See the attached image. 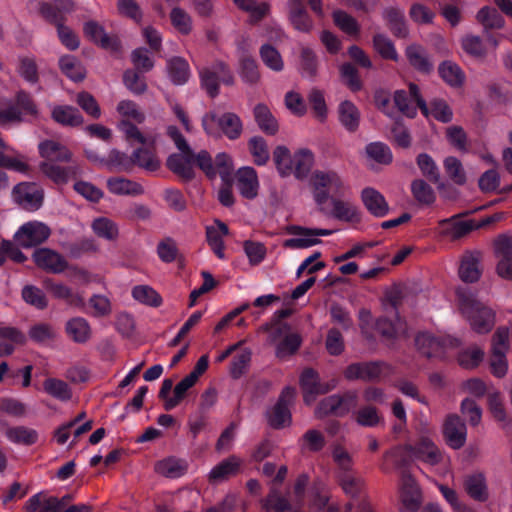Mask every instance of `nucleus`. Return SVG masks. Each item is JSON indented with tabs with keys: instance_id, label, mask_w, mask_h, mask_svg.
I'll return each mask as SVG.
<instances>
[{
	"instance_id": "obj_1",
	"label": "nucleus",
	"mask_w": 512,
	"mask_h": 512,
	"mask_svg": "<svg viewBox=\"0 0 512 512\" xmlns=\"http://www.w3.org/2000/svg\"><path fill=\"white\" fill-rule=\"evenodd\" d=\"M313 197L320 211L337 220L356 222L360 220L359 211L353 204L339 199H329V193H341L344 184L335 172L316 171L311 179Z\"/></svg>"
},
{
	"instance_id": "obj_2",
	"label": "nucleus",
	"mask_w": 512,
	"mask_h": 512,
	"mask_svg": "<svg viewBox=\"0 0 512 512\" xmlns=\"http://www.w3.org/2000/svg\"><path fill=\"white\" fill-rule=\"evenodd\" d=\"M40 155L45 159L41 163L42 173L56 184H65L81 174L76 162H71L72 154L63 145L53 140L39 144Z\"/></svg>"
},
{
	"instance_id": "obj_3",
	"label": "nucleus",
	"mask_w": 512,
	"mask_h": 512,
	"mask_svg": "<svg viewBox=\"0 0 512 512\" xmlns=\"http://www.w3.org/2000/svg\"><path fill=\"white\" fill-rule=\"evenodd\" d=\"M456 301L461 314L478 334L489 333L496 321V312L488 305L477 300L476 295L467 287L456 290Z\"/></svg>"
},
{
	"instance_id": "obj_4",
	"label": "nucleus",
	"mask_w": 512,
	"mask_h": 512,
	"mask_svg": "<svg viewBox=\"0 0 512 512\" xmlns=\"http://www.w3.org/2000/svg\"><path fill=\"white\" fill-rule=\"evenodd\" d=\"M117 112L124 118L118 124V129L124 134L128 142H137L145 146H154L156 136L144 135L138 127L128 119L136 123H142L145 120L144 114L139 110L137 104L131 100H122L117 105Z\"/></svg>"
},
{
	"instance_id": "obj_5",
	"label": "nucleus",
	"mask_w": 512,
	"mask_h": 512,
	"mask_svg": "<svg viewBox=\"0 0 512 512\" xmlns=\"http://www.w3.org/2000/svg\"><path fill=\"white\" fill-rule=\"evenodd\" d=\"M202 126L207 135L215 138L225 135L230 140L239 138L243 128L239 116L232 112L220 116L216 112L206 113L202 117Z\"/></svg>"
},
{
	"instance_id": "obj_6",
	"label": "nucleus",
	"mask_w": 512,
	"mask_h": 512,
	"mask_svg": "<svg viewBox=\"0 0 512 512\" xmlns=\"http://www.w3.org/2000/svg\"><path fill=\"white\" fill-rule=\"evenodd\" d=\"M417 350L427 358H443L447 355L449 348L459 345L456 338L450 336H435L430 332H420L415 338Z\"/></svg>"
},
{
	"instance_id": "obj_7",
	"label": "nucleus",
	"mask_w": 512,
	"mask_h": 512,
	"mask_svg": "<svg viewBox=\"0 0 512 512\" xmlns=\"http://www.w3.org/2000/svg\"><path fill=\"white\" fill-rule=\"evenodd\" d=\"M199 74L202 88L205 89L207 94L212 98L219 94L220 83L226 85H232L234 83L232 72L222 61H217L210 66L200 69Z\"/></svg>"
},
{
	"instance_id": "obj_8",
	"label": "nucleus",
	"mask_w": 512,
	"mask_h": 512,
	"mask_svg": "<svg viewBox=\"0 0 512 512\" xmlns=\"http://www.w3.org/2000/svg\"><path fill=\"white\" fill-rule=\"evenodd\" d=\"M510 329L499 327L492 336L491 372L496 377H503L508 369L506 354L509 348Z\"/></svg>"
},
{
	"instance_id": "obj_9",
	"label": "nucleus",
	"mask_w": 512,
	"mask_h": 512,
	"mask_svg": "<svg viewBox=\"0 0 512 512\" xmlns=\"http://www.w3.org/2000/svg\"><path fill=\"white\" fill-rule=\"evenodd\" d=\"M296 391L292 387H285L278 401L267 413L268 424L275 429H281L291 423L290 406L295 398Z\"/></svg>"
},
{
	"instance_id": "obj_10",
	"label": "nucleus",
	"mask_w": 512,
	"mask_h": 512,
	"mask_svg": "<svg viewBox=\"0 0 512 512\" xmlns=\"http://www.w3.org/2000/svg\"><path fill=\"white\" fill-rule=\"evenodd\" d=\"M394 102L399 111L409 118L416 116L418 108L425 116H428V106L421 97L418 86L414 83H410L408 92L397 90L394 94Z\"/></svg>"
},
{
	"instance_id": "obj_11",
	"label": "nucleus",
	"mask_w": 512,
	"mask_h": 512,
	"mask_svg": "<svg viewBox=\"0 0 512 512\" xmlns=\"http://www.w3.org/2000/svg\"><path fill=\"white\" fill-rule=\"evenodd\" d=\"M51 234L50 228L39 221L23 224L15 233L17 244L23 248H31L45 242Z\"/></svg>"
},
{
	"instance_id": "obj_12",
	"label": "nucleus",
	"mask_w": 512,
	"mask_h": 512,
	"mask_svg": "<svg viewBox=\"0 0 512 512\" xmlns=\"http://www.w3.org/2000/svg\"><path fill=\"white\" fill-rule=\"evenodd\" d=\"M390 373L389 366L380 361L353 363L349 365L344 375L348 380L374 381L387 376Z\"/></svg>"
},
{
	"instance_id": "obj_13",
	"label": "nucleus",
	"mask_w": 512,
	"mask_h": 512,
	"mask_svg": "<svg viewBox=\"0 0 512 512\" xmlns=\"http://www.w3.org/2000/svg\"><path fill=\"white\" fill-rule=\"evenodd\" d=\"M14 201L27 211L38 210L43 203V189L36 183H19L12 192Z\"/></svg>"
},
{
	"instance_id": "obj_14",
	"label": "nucleus",
	"mask_w": 512,
	"mask_h": 512,
	"mask_svg": "<svg viewBox=\"0 0 512 512\" xmlns=\"http://www.w3.org/2000/svg\"><path fill=\"white\" fill-rule=\"evenodd\" d=\"M356 405V394L344 396L331 395L324 398L316 409V415L322 418L327 415L344 416Z\"/></svg>"
},
{
	"instance_id": "obj_15",
	"label": "nucleus",
	"mask_w": 512,
	"mask_h": 512,
	"mask_svg": "<svg viewBox=\"0 0 512 512\" xmlns=\"http://www.w3.org/2000/svg\"><path fill=\"white\" fill-rule=\"evenodd\" d=\"M336 381L331 380L328 383H321L318 373L311 369H305L300 376V386L304 393V401L307 404L312 403L316 396L324 394L336 387Z\"/></svg>"
},
{
	"instance_id": "obj_16",
	"label": "nucleus",
	"mask_w": 512,
	"mask_h": 512,
	"mask_svg": "<svg viewBox=\"0 0 512 512\" xmlns=\"http://www.w3.org/2000/svg\"><path fill=\"white\" fill-rule=\"evenodd\" d=\"M40 12L47 21L57 26L58 36L63 45L70 50L79 47L80 42L77 35L69 27L63 25V18L56 14L47 3L40 4Z\"/></svg>"
},
{
	"instance_id": "obj_17",
	"label": "nucleus",
	"mask_w": 512,
	"mask_h": 512,
	"mask_svg": "<svg viewBox=\"0 0 512 512\" xmlns=\"http://www.w3.org/2000/svg\"><path fill=\"white\" fill-rule=\"evenodd\" d=\"M33 259L39 268L54 274H60L68 268V262L64 256L49 248L36 249Z\"/></svg>"
},
{
	"instance_id": "obj_18",
	"label": "nucleus",
	"mask_w": 512,
	"mask_h": 512,
	"mask_svg": "<svg viewBox=\"0 0 512 512\" xmlns=\"http://www.w3.org/2000/svg\"><path fill=\"white\" fill-rule=\"evenodd\" d=\"M180 153H174L167 159V167L175 174L184 179L194 177V158L195 153L188 147V150H179Z\"/></svg>"
},
{
	"instance_id": "obj_19",
	"label": "nucleus",
	"mask_w": 512,
	"mask_h": 512,
	"mask_svg": "<svg viewBox=\"0 0 512 512\" xmlns=\"http://www.w3.org/2000/svg\"><path fill=\"white\" fill-rule=\"evenodd\" d=\"M443 434L447 444L453 449H460L464 446L467 437V429L465 423L457 415L447 417Z\"/></svg>"
},
{
	"instance_id": "obj_20",
	"label": "nucleus",
	"mask_w": 512,
	"mask_h": 512,
	"mask_svg": "<svg viewBox=\"0 0 512 512\" xmlns=\"http://www.w3.org/2000/svg\"><path fill=\"white\" fill-rule=\"evenodd\" d=\"M286 232L295 237L284 240L283 246L289 249H306L321 242L319 238H315L312 228H306L299 225H289Z\"/></svg>"
},
{
	"instance_id": "obj_21",
	"label": "nucleus",
	"mask_w": 512,
	"mask_h": 512,
	"mask_svg": "<svg viewBox=\"0 0 512 512\" xmlns=\"http://www.w3.org/2000/svg\"><path fill=\"white\" fill-rule=\"evenodd\" d=\"M236 187L239 193L246 199H254L258 195L259 180L256 170L250 166H244L236 172Z\"/></svg>"
},
{
	"instance_id": "obj_22",
	"label": "nucleus",
	"mask_w": 512,
	"mask_h": 512,
	"mask_svg": "<svg viewBox=\"0 0 512 512\" xmlns=\"http://www.w3.org/2000/svg\"><path fill=\"white\" fill-rule=\"evenodd\" d=\"M406 450L417 460L429 465L438 464L442 455L438 447L429 438H422L415 445H407Z\"/></svg>"
},
{
	"instance_id": "obj_23",
	"label": "nucleus",
	"mask_w": 512,
	"mask_h": 512,
	"mask_svg": "<svg viewBox=\"0 0 512 512\" xmlns=\"http://www.w3.org/2000/svg\"><path fill=\"white\" fill-rule=\"evenodd\" d=\"M401 497L405 510L414 512L421 504V493L416 481L406 472L401 478Z\"/></svg>"
},
{
	"instance_id": "obj_24",
	"label": "nucleus",
	"mask_w": 512,
	"mask_h": 512,
	"mask_svg": "<svg viewBox=\"0 0 512 512\" xmlns=\"http://www.w3.org/2000/svg\"><path fill=\"white\" fill-rule=\"evenodd\" d=\"M478 22L482 24L486 31V38L489 44L496 48L498 45L497 39L491 35L487 30L489 29H500L504 26V18L500 15V13L493 7L484 6L482 7L476 16Z\"/></svg>"
},
{
	"instance_id": "obj_25",
	"label": "nucleus",
	"mask_w": 512,
	"mask_h": 512,
	"mask_svg": "<svg viewBox=\"0 0 512 512\" xmlns=\"http://www.w3.org/2000/svg\"><path fill=\"white\" fill-rule=\"evenodd\" d=\"M361 200L367 211L375 217H384L389 212L385 197L373 187H366L361 191Z\"/></svg>"
},
{
	"instance_id": "obj_26",
	"label": "nucleus",
	"mask_w": 512,
	"mask_h": 512,
	"mask_svg": "<svg viewBox=\"0 0 512 512\" xmlns=\"http://www.w3.org/2000/svg\"><path fill=\"white\" fill-rule=\"evenodd\" d=\"M84 33L91 41L105 49L115 52L120 49L119 40L114 36L108 35L104 28L95 21H88L84 24Z\"/></svg>"
},
{
	"instance_id": "obj_27",
	"label": "nucleus",
	"mask_w": 512,
	"mask_h": 512,
	"mask_svg": "<svg viewBox=\"0 0 512 512\" xmlns=\"http://www.w3.org/2000/svg\"><path fill=\"white\" fill-rule=\"evenodd\" d=\"M289 20L292 26L300 32L308 33L313 28V21L309 17L303 0H289Z\"/></svg>"
},
{
	"instance_id": "obj_28",
	"label": "nucleus",
	"mask_w": 512,
	"mask_h": 512,
	"mask_svg": "<svg viewBox=\"0 0 512 512\" xmlns=\"http://www.w3.org/2000/svg\"><path fill=\"white\" fill-rule=\"evenodd\" d=\"M464 488L466 493L478 502H485L489 498L486 476L482 472H474L465 477Z\"/></svg>"
},
{
	"instance_id": "obj_29",
	"label": "nucleus",
	"mask_w": 512,
	"mask_h": 512,
	"mask_svg": "<svg viewBox=\"0 0 512 512\" xmlns=\"http://www.w3.org/2000/svg\"><path fill=\"white\" fill-rule=\"evenodd\" d=\"M481 253L478 251L467 252L461 260L459 277L463 282L473 283L481 276L480 270Z\"/></svg>"
},
{
	"instance_id": "obj_30",
	"label": "nucleus",
	"mask_w": 512,
	"mask_h": 512,
	"mask_svg": "<svg viewBox=\"0 0 512 512\" xmlns=\"http://www.w3.org/2000/svg\"><path fill=\"white\" fill-rule=\"evenodd\" d=\"M228 232L227 225L219 220H216L214 225L206 227L208 245L219 259H225L224 237Z\"/></svg>"
},
{
	"instance_id": "obj_31",
	"label": "nucleus",
	"mask_w": 512,
	"mask_h": 512,
	"mask_svg": "<svg viewBox=\"0 0 512 512\" xmlns=\"http://www.w3.org/2000/svg\"><path fill=\"white\" fill-rule=\"evenodd\" d=\"M409 64L417 71L429 74L433 70V63L426 50L417 44L409 45L405 51Z\"/></svg>"
},
{
	"instance_id": "obj_32",
	"label": "nucleus",
	"mask_w": 512,
	"mask_h": 512,
	"mask_svg": "<svg viewBox=\"0 0 512 512\" xmlns=\"http://www.w3.org/2000/svg\"><path fill=\"white\" fill-rule=\"evenodd\" d=\"M241 463V459L236 456H230L224 459L210 470L208 475L209 480L211 482H220L235 475Z\"/></svg>"
},
{
	"instance_id": "obj_33",
	"label": "nucleus",
	"mask_w": 512,
	"mask_h": 512,
	"mask_svg": "<svg viewBox=\"0 0 512 512\" xmlns=\"http://www.w3.org/2000/svg\"><path fill=\"white\" fill-rule=\"evenodd\" d=\"M383 18L392 33L399 38H405L408 35V28L404 18V11L398 7H388L383 10Z\"/></svg>"
},
{
	"instance_id": "obj_34",
	"label": "nucleus",
	"mask_w": 512,
	"mask_h": 512,
	"mask_svg": "<svg viewBox=\"0 0 512 512\" xmlns=\"http://www.w3.org/2000/svg\"><path fill=\"white\" fill-rule=\"evenodd\" d=\"M167 73L175 85H184L190 77L188 62L182 57H173L167 61Z\"/></svg>"
},
{
	"instance_id": "obj_35",
	"label": "nucleus",
	"mask_w": 512,
	"mask_h": 512,
	"mask_svg": "<svg viewBox=\"0 0 512 512\" xmlns=\"http://www.w3.org/2000/svg\"><path fill=\"white\" fill-rule=\"evenodd\" d=\"M108 190L114 195L137 196L144 192L141 184L123 177H111L107 180Z\"/></svg>"
},
{
	"instance_id": "obj_36",
	"label": "nucleus",
	"mask_w": 512,
	"mask_h": 512,
	"mask_svg": "<svg viewBox=\"0 0 512 512\" xmlns=\"http://www.w3.org/2000/svg\"><path fill=\"white\" fill-rule=\"evenodd\" d=\"M339 121L349 132H355L360 123V112L358 108L348 100L342 101L338 108Z\"/></svg>"
},
{
	"instance_id": "obj_37",
	"label": "nucleus",
	"mask_w": 512,
	"mask_h": 512,
	"mask_svg": "<svg viewBox=\"0 0 512 512\" xmlns=\"http://www.w3.org/2000/svg\"><path fill=\"white\" fill-rule=\"evenodd\" d=\"M66 333L76 343H85L91 337V328L83 317H74L67 321Z\"/></svg>"
},
{
	"instance_id": "obj_38",
	"label": "nucleus",
	"mask_w": 512,
	"mask_h": 512,
	"mask_svg": "<svg viewBox=\"0 0 512 512\" xmlns=\"http://www.w3.org/2000/svg\"><path fill=\"white\" fill-rule=\"evenodd\" d=\"M27 512H56L62 508V500L49 496L42 501L41 493L34 494L26 502Z\"/></svg>"
},
{
	"instance_id": "obj_39",
	"label": "nucleus",
	"mask_w": 512,
	"mask_h": 512,
	"mask_svg": "<svg viewBox=\"0 0 512 512\" xmlns=\"http://www.w3.org/2000/svg\"><path fill=\"white\" fill-rule=\"evenodd\" d=\"M314 164V155L308 149H302L293 155V172L297 179H304L308 176Z\"/></svg>"
},
{
	"instance_id": "obj_40",
	"label": "nucleus",
	"mask_w": 512,
	"mask_h": 512,
	"mask_svg": "<svg viewBox=\"0 0 512 512\" xmlns=\"http://www.w3.org/2000/svg\"><path fill=\"white\" fill-rule=\"evenodd\" d=\"M261 505L266 512H286L291 509L289 500L281 495L276 486H272L268 495L261 499Z\"/></svg>"
},
{
	"instance_id": "obj_41",
	"label": "nucleus",
	"mask_w": 512,
	"mask_h": 512,
	"mask_svg": "<svg viewBox=\"0 0 512 512\" xmlns=\"http://www.w3.org/2000/svg\"><path fill=\"white\" fill-rule=\"evenodd\" d=\"M52 118L59 124L67 126H79L83 123V117L78 109L67 106H55L52 110Z\"/></svg>"
},
{
	"instance_id": "obj_42",
	"label": "nucleus",
	"mask_w": 512,
	"mask_h": 512,
	"mask_svg": "<svg viewBox=\"0 0 512 512\" xmlns=\"http://www.w3.org/2000/svg\"><path fill=\"white\" fill-rule=\"evenodd\" d=\"M59 66L63 74L74 82L85 78L86 70L82 63L72 55H65L59 59Z\"/></svg>"
},
{
	"instance_id": "obj_43",
	"label": "nucleus",
	"mask_w": 512,
	"mask_h": 512,
	"mask_svg": "<svg viewBox=\"0 0 512 512\" xmlns=\"http://www.w3.org/2000/svg\"><path fill=\"white\" fill-rule=\"evenodd\" d=\"M45 288L57 299L65 300L68 304L81 305L83 299L80 295L73 293L72 289L62 283H55L51 280L45 281Z\"/></svg>"
},
{
	"instance_id": "obj_44",
	"label": "nucleus",
	"mask_w": 512,
	"mask_h": 512,
	"mask_svg": "<svg viewBox=\"0 0 512 512\" xmlns=\"http://www.w3.org/2000/svg\"><path fill=\"white\" fill-rule=\"evenodd\" d=\"M441 78L450 86L459 87L465 80L462 69L452 61H444L439 65Z\"/></svg>"
},
{
	"instance_id": "obj_45",
	"label": "nucleus",
	"mask_w": 512,
	"mask_h": 512,
	"mask_svg": "<svg viewBox=\"0 0 512 512\" xmlns=\"http://www.w3.org/2000/svg\"><path fill=\"white\" fill-rule=\"evenodd\" d=\"M254 116L258 126L263 132L270 135H274L277 132L278 123L266 105L258 104L254 108Z\"/></svg>"
},
{
	"instance_id": "obj_46",
	"label": "nucleus",
	"mask_w": 512,
	"mask_h": 512,
	"mask_svg": "<svg viewBox=\"0 0 512 512\" xmlns=\"http://www.w3.org/2000/svg\"><path fill=\"white\" fill-rule=\"evenodd\" d=\"M131 294L136 301L150 307H159L163 302L160 294L149 285H137Z\"/></svg>"
},
{
	"instance_id": "obj_47",
	"label": "nucleus",
	"mask_w": 512,
	"mask_h": 512,
	"mask_svg": "<svg viewBox=\"0 0 512 512\" xmlns=\"http://www.w3.org/2000/svg\"><path fill=\"white\" fill-rule=\"evenodd\" d=\"M133 167L135 165L149 172H154L160 167V161L153 151L148 148H137L132 153Z\"/></svg>"
},
{
	"instance_id": "obj_48",
	"label": "nucleus",
	"mask_w": 512,
	"mask_h": 512,
	"mask_svg": "<svg viewBox=\"0 0 512 512\" xmlns=\"http://www.w3.org/2000/svg\"><path fill=\"white\" fill-rule=\"evenodd\" d=\"M332 459L336 465V477L353 471V459L351 454L341 445L332 447Z\"/></svg>"
},
{
	"instance_id": "obj_49",
	"label": "nucleus",
	"mask_w": 512,
	"mask_h": 512,
	"mask_svg": "<svg viewBox=\"0 0 512 512\" xmlns=\"http://www.w3.org/2000/svg\"><path fill=\"white\" fill-rule=\"evenodd\" d=\"M43 389L48 395L60 401H68L72 397L69 385L57 378H47L43 382Z\"/></svg>"
},
{
	"instance_id": "obj_50",
	"label": "nucleus",
	"mask_w": 512,
	"mask_h": 512,
	"mask_svg": "<svg viewBox=\"0 0 512 512\" xmlns=\"http://www.w3.org/2000/svg\"><path fill=\"white\" fill-rule=\"evenodd\" d=\"M376 330L387 340L395 339L405 332V325L401 319L396 316L392 321L386 317H380L376 322Z\"/></svg>"
},
{
	"instance_id": "obj_51",
	"label": "nucleus",
	"mask_w": 512,
	"mask_h": 512,
	"mask_svg": "<svg viewBox=\"0 0 512 512\" xmlns=\"http://www.w3.org/2000/svg\"><path fill=\"white\" fill-rule=\"evenodd\" d=\"M156 471L168 478H178L186 471V464L184 461L177 458H167L159 461L155 467Z\"/></svg>"
},
{
	"instance_id": "obj_52",
	"label": "nucleus",
	"mask_w": 512,
	"mask_h": 512,
	"mask_svg": "<svg viewBox=\"0 0 512 512\" xmlns=\"http://www.w3.org/2000/svg\"><path fill=\"white\" fill-rule=\"evenodd\" d=\"M6 436L15 444L33 445L38 440V433L32 428L24 426L13 427L7 430Z\"/></svg>"
},
{
	"instance_id": "obj_53",
	"label": "nucleus",
	"mask_w": 512,
	"mask_h": 512,
	"mask_svg": "<svg viewBox=\"0 0 512 512\" xmlns=\"http://www.w3.org/2000/svg\"><path fill=\"white\" fill-rule=\"evenodd\" d=\"M417 165L421 170L422 174L427 177L434 184H438V187L441 188L443 184L441 183V176L439 169L432 159L430 155L427 153H421L417 156Z\"/></svg>"
},
{
	"instance_id": "obj_54",
	"label": "nucleus",
	"mask_w": 512,
	"mask_h": 512,
	"mask_svg": "<svg viewBox=\"0 0 512 512\" xmlns=\"http://www.w3.org/2000/svg\"><path fill=\"white\" fill-rule=\"evenodd\" d=\"M93 232L106 240H115L118 237L119 230L117 224L109 218L99 217L92 222Z\"/></svg>"
},
{
	"instance_id": "obj_55",
	"label": "nucleus",
	"mask_w": 512,
	"mask_h": 512,
	"mask_svg": "<svg viewBox=\"0 0 512 512\" xmlns=\"http://www.w3.org/2000/svg\"><path fill=\"white\" fill-rule=\"evenodd\" d=\"M345 494L355 498L360 496L364 489V481L354 471L336 477Z\"/></svg>"
},
{
	"instance_id": "obj_56",
	"label": "nucleus",
	"mask_w": 512,
	"mask_h": 512,
	"mask_svg": "<svg viewBox=\"0 0 512 512\" xmlns=\"http://www.w3.org/2000/svg\"><path fill=\"white\" fill-rule=\"evenodd\" d=\"M105 167L117 171L129 172L133 168L132 155L112 149L106 158Z\"/></svg>"
},
{
	"instance_id": "obj_57",
	"label": "nucleus",
	"mask_w": 512,
	"mask_h": 512,
	"mask_svg": "<svg viewBox=\"0 0 512 512\" xmlns=\"http://www.w3.org/2000/svg\"><path fill=\"white\" fill-rule=\"evenodd\" d=\"M273 159L279 174L283 177L293 172V157L285 146H277L273 152Z\"/></svg>"
},
{
	"instance_id": "obj_58",
	"label": "nucleus",
	"mask_w": 512,
	"mask_h": 512,
	"mask_svg": "<svg viewBox=\"0 0 512 512\" xmlns=\"http://www.w3.org/2000/svg\"><path fill=\"white\" fill-rule=\"evenodd\" d=\"M333 20L335 24L347 35L358 36L360 26L357 20L342 10L333 12Z\"/></svg>"
},
{
	"instance_id": "obj_59",
	"label": "nucleus",
	"mask_w": 512,
	"mask_h": 512,
	"mask_svg": "<svg viewBox=\"0 0 512 512\" xmlns=\"http://www.w3.org/2000/svg\"><path fill=\"white\" fill-rule=\"evenodd\" d=\"M373 47L384 59L397 61L399 58L393 42L383 34H376L373 37Z\"/></svg>"
},
{
	"instance_id": "obj_60",
	"label": "nucleus",
	"mask_w": 512,
	"mask_h": 512,
	"mask_svg": "<svg viewBox=\"0 0 512 512\" xmlns=\"http://www.w3.org/2000/svg\"><path fill=\"white\" fill-rule=\"evenodd\" d=\"M214 167L216 169V175L219 174L224 183L230 184L234 171L231 156L225 152L218 153L215 157Z\"/></svg>"
},
{
	"instance_id": "obj_61",
	"label": "nucleus",
	"mask_w": 512,
	"mask_h": 512,
	"mask_svg": "<svg viewBox=\"0 0 512 512\" xmlns=\"http://www.w3.org/2000/svg\"><path fill=\"white\" fill-rule=\"evenodd\" d=\"M302 339L297 333L286 335L276 347V355L280 359H285L293 355L300 347Z\"/></svg>"
},
{
	"instance_id": "obj_62",
	"label": "nucleus",
	"mask_w": 512,
	"mask_h": 512,
	"mask_svg": "<svg viewBox=\"0 0 512 512\" xmlns=\"http://www.w3.org/2000/svg\"><path fill=\"white\" fill-rule=\"evenodd\" d=\"M411 191L414 198L419 203L430 205L435 201L434 190L422 179H417L412 182Z\"/></svg>"
},
{
	"instance_id": "obj_63",
	"label": "nucleus",
	"mask_w": 512,
	"mask_h": 512,
	"mask_svg": "<svg viewBox=\"0 0 512 512\" xmlns=\"http://www.w3.org/2000/svg\"><path fill=\"white\" fill-rule=\"evenodd\" d=\"M260 56L263 63L273 71L279 72L283 69L284 63L279 51L269 44L260 49Z\"/></svg>"
},
{
	"instance_id": "obj_64",
	"label": "nucleus",
	"mask_w": 512,
	"mask_h": 512,
	"mask_svg": "<svg viewBox=\"0 0 512 512\" xmlns=\"http://www.w3.org/2000/svg\"><path fill=\"white\" fill-rule=\"evenodd\" d=\"M484 358V351L477 347H471L463 350L458 355V363L465 369H473L477 367Z\"/></svg>"
}]
</instances>
